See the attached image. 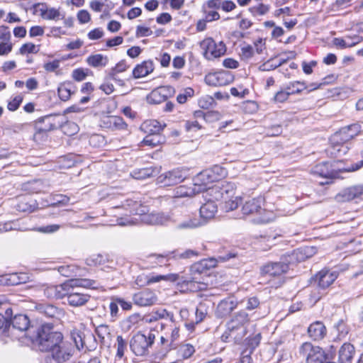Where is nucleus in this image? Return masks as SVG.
Returning <instances> with one entry per match:
<instances>
[{"label":"nucleus","instance_id":"f257e3e1","mask_svg":"<svg viewBox=\"0 0 363 363\" xmlns=\"http://www.w3.org/2000/svg\"><path fill=\"white\" fill-rule=\"evenodd\" d=\"M28 336L34 347L40 352L50 353L58 363L68 361L74 354L73 345L64 340L63 334L52 323L42 324L32 334L29 330Z\"/></svg>","mask_w":363,"mask_h":363},{"label":"nucleus","instance_id":"f03ea898","mask_svg":"<svg viewBox=\"0 0 363 363\" xmlns=\"http://www.w3.org/2000/svg\"><path fill=\"white\" fill-rule=\"evenodd\" d=\"M250 322L248 313L241 310L235 313L226 323V330L221 335L223 342H240L247 334V325Z\"/></svg>","mask_w":363,"mask_h":363},{"label":"nucleus","instance_id":"7ed1b4c3","mask_svg":"<svg viewBox=\"0 0 363 363\" xmlns=\"http://www.w3.org/2000/svg\"><path fill=\"white\" fill-rule=\"evenodd\" d=\"M121 207L130 214L142 216L141 220L150 225H164L169 220V217L163 213H146L147 208L139 201L126 199L122 203Z\"/></svg>","mask_w":363,"mask_h":363},{"label":"nucleus","instance_id":"20e7f679","mask_svg":"<svg viewBox=\"0 0 363 363\" xmlns=\"http://www.w3.org/2000/svg\"><path fill=\"white\" fill-rule=\"evenodd\" d=\"M298 356L305 360L306 363H335L333 361V355L318 345L310 342H305L298 348Z\"/></svg>","mask_w":363,"mask_h":363},{"label":"nucleus","instance_id":"39448f33","mask_svg":"<svg viewBox=\"0 0 363 363\" xmlns=\"http://www.w3.org/2000/svg\"><path fill=\"white\" fill-rule=\"evenodd\" d=\"M338 273L328 269H323L318 272L312 279L317 284L318 291H313L311 294V300L315 303L319 301L325 294V289H328L337 278Z\"/></svg>","mask_w":363,"mask_h":363},{"label":"nucleus","instance_id":"423d86ee","mask_svg":"<svg viewBox=\"0 0 363 363\" xmlns=\"http://www.w3.org/2000/svg\"><path fill=\"white\" fill-rule=\"evenodd\" d=\"M155 335L149 332L147 335L138 332L130 342V347L132 352L137 356H143L148 353L149 347L154 343Z\"/></svg>","mask_w":363,"mask_h":363},{"label":"nucleus","instance_id":"0eeeda50","mask_svg":"<svg viewBox=\"0 0 363 363\" xmlns=\"http://www.w3.org/2000/svg\"><path fill=\"white\" fill-rule=\"evenodd\" d=\"M189 168L181 167L167 171L157 177V183L169 186L182 182L190 176Z\"/></svg>","mask_w":363,"mask_h":363},{"label":"nucleus","instance_id":"6e6552de","mask_svg":"<svg viewBox=\"0 0 363 363\" xmlns=\"http://www.w3.org/2000/svg\"><path fill=\"white\" fill-rule=\"evenodd\" d=\"M96 281L89 279H71L61 284L62 298L71 297L72 294H75L81 288L95 289Z\"/></svg>","mask_w":363,"mask_h":363},{"label":"nucleus","instance_id":"1a4fd4ad","mask_svg":"<svg viewBox=\"0 0 363 363\" xmlns=\"http://www.w3.org/2000/svg\"><path fill=\"white\" fill-rule=\"evenodd\" d=\"M203 55L207 60H213L223 55L226 52L225 45L223 42L216 43L213 38H207L200 43Z\"/></svg>","mask_w":363,"mask_h":363},{"label":"nucleus","instance_id":"9d476101","mask_svg":"<svg viewBox=\"0 0 363 363\" xmlns=\"http://www.w3.org/2000/svg\"><path fill=\"white\" fill-rule=\"evenodd\" d=\"M226 174L225 169L219 165H215L211 169L204 170L196 175L195 182H201L205 190L207 189L208 184L219 180L221 177Z\"/></svg>","mask_w":363,"mask_h":363},{"label":"nucleus","instance_id":"9b49d317","mask_svg":"<svg viewBox=\"0 0 363 363\" xmlns=\"http://www.w3.org/2000/svg\"><path fill=\"white\" fill-rule=\"evenodd\" d=\"M340 169H335L330 162H322L315 164L311 169L312 174L320 177L326 179L325 182H320L321 184H330L333 179L339 177Z\"/></svg>","mask_w":363,"mask_h":363},{"label":"nucleus","instance_id":"f8f14e48","mask_svg":"<svg viewBox=\"0 0 363 363\" xmlns=\"http://www.w3.org/2000/svg\"><path fill=\"white\" fill-rule=\"evenodd\" d=\"M59 118L57 115H47L38 118L35 121V135L47 133L60 127L62 121H59Z\"/></svg>","mask_w":363,"mask_h":363},{"label":"nucleus","instance_id":"ddd939ff","mask_svg":"<svg viewBox=\"0 0 363 363\" xmlns=\"http://www.w3.org/2000/svg\"><path fill=\"white\" fill-rule=\"evenodd\" d=\"M134 304L140 306H150L156 303L157 296L155 292L150 289H144L133 295Z\"/></svg>","mask_w":363,"mask_h":363},{"label":"nucleus","instance_id":"4468645a","mask_svg":"<svg viewBox=\"0 0 363 363\" xmlns=\"http://www.w3.org/2000/svg\"><path fill=\"white\" fill-rule=\"evenodd\" d=\"M361 131V126L358 123H353L349 125L342 127L333 135V141L347 143L354 137L357 135Z\"/></svg>","mask_w":363,"mask_h":363},{"label":"nucleus","instance_id":"2eb2a0df","mask_svg":"<svg viewBox=\"0 0 363 363\" xmlns=\"http://www.w3.org/2000/svg\"><path fill=\"white\" fill-rule=\"evenodd\" d=\"M179 280V275L178 274H168L165 275H155L154 274H149L145 276H138L136 279V284L140 283L150 285L161 281L175 282Z\"/></svg>","mask_w":363,"mask_h":363},{"label":"nucleus","instance_id":"dca6fc26","mask_svg":"<svg viewBox=\"0 0 363 363\" xmlns=\"http://www.w3.org/2000/svg\"><path fill=\"white\" fill-rule=\"evenodd\" d=\"M174 93L175 89L173 86H162L152 91L148 97V100L152 104H158L167 101V99L173 96Z\"/></svg>","mask_w":363,"mask_h":363},{"label":"nucleus","instance_id":"f3484780","mask_svg":"<svg viewBox=\"0 0 363 363\" xmlns=\"http://www.w3.org/2000/svg\"><path fill=\"white\" fill-rule=\"evenodd\" d=\"M199 253L193 250H186L184 252H180L179 250L164 252L163 254H154L152 257H155L159 263H162V260L166 259L168 261L171 258L176 259H186L193 257L198 256Z\"/></svg>","mask_w":363,"mask_h":363},{"label":"nucleus","instance_id":"a211bd4d","mask_svg":"<svg viewBox=\"0 0 363 363\" xmlns=\"http://www.w3.org/2000/svg\"><path fill=\"white\" fill-rule=\"evenodd\" d=\"M339 201L345 202L363 199V184L354 185L343 189L336 196Z\"/></svg>","mask_w":363,"mask_h":363},{"label":"nucleus","instance_id":"6ab92c4d","mask_svg":"<svg viewBox=\"0 0 363 363\" xmlns=\"http://www.w3.org/2000/svg\"><path fill=\"white\" fill-rule=\"evenodd\" d=\"M289 269V264L285 262H269L261 268V273L270 277H279L286 273Z\"/></svg>","mask_w":363,"mask_h":363},{"label":"nucleus","instance_id":"aec40b11","mask_svg":"<svg viewBox=\"0 0 363 363\" xmlns=\"http://www.w3.org/2000/svg\"><path fill=\"white\" fill-rule=\"evenodd\" d=\"M35 310L48 318L59 319L62 315V310L49 303H36Z\"/></svg>","mask_w":363,"mask_h":363},{"label":"nucleus","instance_id":"412c9836","mask_svg":"<svg viewBox=\"0 0 363 363\" xmlns=\"http://www.w3.org/2000/svg\"><path fill=\"white\" fill-rule=\"evenodd\" d=\"M237 306L238 301L235 298L232 297L225 298L218 303L215 315L218 318H226Z\"/></svg>","mask_w":363,"mask_h":363},{"label":"nucleus","instance_id":"4be33fe9","mask_svg":"<svg viewBox=\"0 0 363 363\" xmlns=\"http://www.w3.org/2000/svg\"><path fill=\"white\" fill-rule=\"evenodd\" d=\"M212 190L219 194L218 196H216V199L226 201L234 196L235 186L233 182L223 181L216 184Z\"/></svg>","mask_w":363,"mask_h":363},{"label":"nucleus","instance_id":"5701e85b","mask_svg":"<svg viewBox=\"0 0 363 363\" xmlns=\"http://www.w3.org/2000/svg\"><path fill=\"white\" fill-rule=\"evenodd\" d=\"M264 199L262 197L253 198L247 201L242 208L244 215L262 214L264 211L262 208Z\"/></svg>","mask_w":363,"mask_h":363},{"label":"nucleus","instance_id":"b1692460","mask_svg":"<svg viewBox=\"0 0 363 363\" xmlns=\"http://www.w3.org/2000/svg\"><path fill=\"white\" fill-rule=\"evenodd\" d=\"M9 321L10 331L8 333V336L10 335V333L13 334L15 330H18L19 332H26L29 329L30 320L26 315H16Z\"/></svg>","mask_w":363,"mask_h":363},{"label":"nucleus","instance_id":"393cba45","mask_svg":"<svg viewBox=\"0 0 363 363\" xmlns=\"http://www.w3.org/2000/svg\"><path fill=\"white\" fill-rule=\"evenodd\" d=\"M194 187H188L184 185H181L177 187L174 190V197L182 198V197H191L200 191H205V186L201 184V182H195V178L194 179Z\"/></svg>","mask_w":363,"mask_h":363},{"label":"nucleus","instance_id":"a878e982","mask_svg":"<svg viewBox=\"0 0 363 363\" xmlns=\"http://www.w3.org/2000/svg\"><path fill=\"white\" fill-rule=\"evenodd\" d=\"M355 354V348L350 342H345L338 350L337 363H352Z\"/></svg>","mask_w":363,"mask_h":363},{"label":"nucleus","instance_id":"bb28decb","mask_svg":"<svg viewBox=\"0 0 363 363\" xmlns=\"http://www.w3.org/2000/svg\"><path fill=\"white\" fill-rule=\"evenodd\" d=\"M154 69L155 65L152 60H145L135 67L133 70V77L135 79L146 77L149 74L152 73Z\"/></svg>","mask_w":363,"mask_h":363},{"label":"nucleus","instance_id":"cd10ccee","mask_svg":"<svg viewBox=\"0 0 363 363\" xmlns=\"http://www.w3.org/2000/svg\"><path fill=\"white\" fill-rule=\"evenodd\" d=\"M326 328L324 324L320 321H315L311 323L308 328V334L309 337L315 340H320L326 335Z\"/></svg>","mask_w":363,"mask_h":363},{"label":"nucleus","instance_id":"c85d7f7f","mask_svg":"<svg viewBox=\"0 0 363 363\" xmlns=\"http://www.w3.org/2000/svg\"><path fill=\"white\" fill-rule=\"evenodd\" d=\"M349 150V147L347 143L339 140L337 142L333 141V135L330 138V146L328 149V152L335 157H338L345 155Z\"/></svg>","mask_w":363,"mask_h":363},{"label":"nucleus","instance_id":"c756f323","mask_svg":"<svg viewBox=\"0 0 363 363\" xmlns=\"http://www.w3.org/2000/svg\"><path fill=\"white\" fill-rule=\"evenodd\" d=\"M213 306V303L209 299H204L198 304L195 311L196 323H200L204 320Z\"/></svg>","mask_w":363,"mask_h":363},{"label":"nucleus","instance_id":"7c9ffc66","mask_svg":"<svg viewBox=\"0 0 363 363\" xmlns=\"http://www.w3.org/2000/svg\"><path fill=\"white\" fill-rule=\"evenodd\" d=\"M103 123L105 128L112 130H125L128 126L123 118L117 116H107Z\"/></svg>","mask_w":363,"mask_h":363},{"label":"nucleus","instance_id":"2f4dec72","mask_svg":"<svg viewBox=\"0 0 363 363\" xmlns=\"http://www.w3.org/2000/svg\"><path fill=\"white\" fill-rule=\"evenodd\" d=\"M217 205L213 201H208L206 203L202 205L200 208V216L205 223L214 217L215 213L217 212Z\"/></svg>","mask_w":363,"mask_h":363},{"label":"nucleus","instance_id":"473e14b6","mask_svg":"<svg viewBox=\"0 0 363 363\" xmlns=\"http://www.w3.org/2000/svg\"><path fill=\"white\" fill-rule=\"evenodd\" d=\"M223 73H209L205 77V82L210 86H223L229 83V80L223 81L224 79Z\"/></svg>","mask_w":363,"mask_h":363},{"label":"nucleus","instance_id":"72a5a7b5","mask_svg":"<svg viewBox=\"0 0 363 363\" xmlns=\"http://www.w3.org/2000/svg\"><path fill=\"white\" fill-rule=\"evenodd\" d=\"M89 298V295L84 294L80 290L77 293H75V294H72L71 297H68L67 303L72 306L78 307L84 305L88 302Z\"/></svg>","mask_w":363,"mask_h":363},{"label":"nucleus","instance_id":"f704fd0d","mask_svg":"<svg viewBox=\"0 0 363 363\" xmlns=\"http://www.w3.org/2000/svg\"><path fill=\"white\" fill-rule=\"evenodd\" d=\"M205 224V221L197 217H189L186 220L179 222L177 227L179 229H194Z\"/></svg>","mask_w":363,"mask_h":363},{"label":"nucleus","instance_id":"c9c22d12","mask_svg":"<svg viewBox=\"0 0 363 363\" xmlns=\"http://www.w3.org/2000/svg\"><path fill=\"white\" fill-rule=\"evenodd\" d=\"M86 63L93 67H105L108 62L107 56L101 54L91 55L86 60Z\"/></svg>","mask_w":363,"mask_h":363},{"label":"nucleus","instance_id":"e433bc0d","mask_svg":"<svg viewBox=\"0 0 363 363\" xmlns=\"http://www.w3.org/2000/svg\"><path fill=\"white\" fill-rule=\"evenodd\" d=\"M315 253L316 249L314 247L311 246L300 247L294 251V255L298 262L304 261L306 259L312 257Z\"/></svg>","mask_w":363,"mask_h":363},{"label":"nucleus","instance_id":"4c0bfd02","mask_svg":"<svg viewBox=\"0 0 363 363\" xmlns=\"http://www.w3.org/2000/svg\"><path fill=\"white\" fill-rule=\"evenodd\" d=\"M169 318L173 320V314L169 313L166 309H158L152 311L150 314L145 317L146 322L152 323L157 321L159 319Z\"/></svg>","mask_w":363,"mask_h":363},{"label":"nucleus","instance_id":"58836bf2","mask_svg":"<svg viewBox=\"0 0 363 363\" xmlns=\"http://www.w3.org/2000/svg\"><path fill=\"white\" fill-rule=\"evenodd\" d=\"M285 86L286 89L289 91L291 95L300 94L303 90L308 89V86L304 81L290 82Z\"/></svg>","mask_w":363,"mask_h":363},{"label":"nucleus","instance_id":"ea45409f","mask_svg":"<svg viewBox=\"0 0 363 363\" xmlns=\"http://www.w3.org/2000/svg\"><path fill=\"white\" fill-rule=\"evenodd\" d=\"M45 185L42 179H33L25 184V189L31 193H39L44 190Z\"/></svg>","mask_w":363,"mask_h":363},{"label":"nucleus","instance_id":"a19ab883","mask_svg":"<svg viewBox=\"0 0 363 363\" xmlns=\"http://www.w3.org/2000/svg\"><path fill=\"white\" fill-rule=\"evenodd\" d=\"M61 284L52 285L44 289V295L48 298L61 299Z\"/></svg>","mask_w":363,"mask_h":363},{"label":"nucleus","instance_id":"79ce46f5","mask_svg":"<svg viewBox=\"0 0 363 363\" xmlns=\"http://www.w3.org/2000/svg\"><path fill=\"white\" fill-rule=\"evenodd\" d=\"M57 91L60 99L65 101H67L71 95L74 93V91H72V84L70 83L61 85L59 86Z\"/></svg>","mask_w":363,"mask_h":363},{"label":"nucleus","instance_id":"37998d69","mask_svg":"<svg viewBox=\"0 0 363 363\" xmlns=\"http://www.w3.org/2000/svg\"><path fill=\"white\" fill-rule=\"evenodd\" d=\"M194 347L190 344H183L179 346L178 354L183 359H188L194 353Z\"/></svg>","mask_w":363,"mask_h":363},{"label":"nucleus","instance_id":"c03bdc74","mask_svg":"<svg viewBox=\"0 0 363 363\" xmlns=\"http://www.w3.org/2000/svg\"><path fill=\"white\" fill-rule=\"evenodd\" d=\"M154 169L151 167H145L135 169L133 172V177L136 179H144L152 176Z\"/></svg>","mask_w":363,"mask_h":363},{"label":"nucleus","instance_id":"a18cd8bd","mask_svg":"<svg viewBox=\"0 0 363 363\" xmlns=\"http://www.w3.org/2000/svg\"><path fill=\"white\" fill-rule=\"evenodd\" d=\"M269 5L259 4L257 6L249 8V11L253 16H263L269 11Z\"/></svg>","mask_w":363,"mask_h":363},{"label":"nucleus","instance_id":"49530a36","mask_svg":"<svg viewBox=\"0 0 363 363\" xmlns=\"http://www.w3.org/2000/svg\"><path fill=\"white\" fill-rule=\"evenodd\" d=\"M128 68L125 60H121L116 65V66L110 70L108 73L109 77L113 80H116V75L117 73L123 72Z\"/></svg>","mask_w":363,"mask_h":363},{"label":"nucleus","instance_id":"de8ad7c7","mask_svg":"<svg viewBox=\"0 0 363 363\" xmlns=\"http://www.w3.org/2000/svg\"><path fill=\"white\" fill-rule=\"evenodd\" d=\"M143 125L145 128H150L149 131L152 135H157L160 134V131H162L164 128V127L166 126L165 124L162 125L160 122L157 121H152L150 122H145L144 123Z\"/></svg>","mask_w":363,"mask_h":363},{"label":"nucleus","instance_id":"09e8293b","mask_svg":"<svg viewBox=\"0 0 363 363\" xmlns=\"http://www.w3.org/2000/svg\"><path fill=\"white\" fill-rule=\"evenodd\" d=\"M41 16L48 20H55L59 18L60 13L58 9L50 8L48 9H40Z\"/></svg>","mask_w":363,"mask_h":363},{"label":"nucleus","instance_id":"8fccbe9b","mask_svg":"<svg viewBox=\"0 0 363 363\" xmlns=\"http://www.w3.org/2000/svg\"><path fill=\"white\" fill-rule=\"evenodd\" d=\"M89 145L94 147H103L106 141L105 138L100 134H93L89 139Z\"/></svg>","mask_w":363,"mask_h":363},{"label":"nucleus","instance_id":"3c124183","mask_svg":"<svg viewBox=\"0 0 363 363\" xmlns=\"http://www.w3.org/2000/svg\"><path fill=\"white\" fill-rule=\"evenodd\" d=\"M89 72L91 73L89 69L77 68L72 71V77L77 82H82L86 79Z\"/></svg>","mask_w":363,"mask_h":363},{"label":"nucleus","instance_id":"603ef678","mask_svg":"<svg viewBox=\"0 0 363 363\" xmlns=\"http://www.w3.org/2000/svg\"><path fill=\"white\" fill-rule=\"evenodd\" d=\"M95 333L101 341L104 342L106 337L110 336L111 330L108 325L102 324L96 327Z\"/></svg>","mask_w":363,"mask_h":363},{"label":"nucleus","instance_id":"864d4df0","mask_svg":"<svg viewBox=\"0 0 363 363\" xmlns=\"http://www.w3.org/2000/svg\"><path fill=\"white\" fill-rule=\"evenodd\" d=\"M143 143L145 145L155 147L161 143V137L159 134L152 135L150 133L143 140Z\"/></svg>","mask_w":363,"mask_h":363},{"label":"nucleus","instance_id":"5fc2aeb1","mask_svg":"<svg viewBox=\"0 0 363 363\" xmlns=\"http://www.w3.org/2000/svg\"><path fill=\"white\" fill-rule=\"evenodd\" d=\"M194 95V90L191 87L184 89V92L179 94L177 97V101L179 104H183L186 103L188 98H191Z\"/></svg>","mask_w":363,"mask_h":363},{"label":"nucleus","instance_id":"6e6d98bb","mask_svg":"<svg viewBox=\"0 0 363 363\" xmlns=\"http://www.w3.org/2000/svg\"><path fill=\"white\" fill-rule=\"evenodd\" d=\"M242 60H248L254 56V48L250 45H246L241 48L240 53Z\"/></svg>","mask_w":363,"mask_h":363},{"label":"nucleus","instance_id":"4d7b16f0","mask_svg":"<svg viewBox=\"0 0 363 363\" xmlns=\"http://www.w3.org/2000/svg\"><path fill=\"white\" fill-rule=\"evenodd\" d=\"M117 352L116 356L122 358L124 355V352L126 348L127 343L121 335L117 336Z\"/></svg>","mask_w":363,"mask_h":363},{"label":"nucleus","instance_id":"13d9d810","mask_svg":"<svg viewBox=\"0 0 363 363\" xmlns=\"http://www.w3.org/2000/svg\"><path fill=\"white\" fill-rule=\"evenodd\" d=\"M71 337L77 350H79L80 349H82L84 347V341L82 339V333L79 331L72 332Z\"/></svg>","mask_w":363,"mask_h":363},{"label":"nucleus","instance_id":"bf43d9fd","mask_svg":"<svg viewBox=\"0 0 363 363\" xmlns=\"http://www.w3.org/2000/svg\"><path fill=\"white\" fill-rule=\"evenodd\" d=\"M16 210L21 212L31 213L34 211L35 206L29 204L25 200H21L16 205Z\"/></svg>","mask_w":363,"mask_h":363},{"label":"nucleus","instance_id":"052dcab7","mask_svg":"<svg viewBox=\"0 0 363 363\" xmlns=\"http://www.w3.org/2000/svg\"><path fill=\"white\" fill-rule=\"evenodd\" d=\"M23 101V96L21 95L16 96L13 99L9 101L7 108L11 111H16Z\"/></svg>","mask_w":363,"mask_h":363},{"label":"nucleus","instance_id":"680f3d73","mask_svg":"<svg viewBox=\"0 0 363 363\" xmlns=\"http://www.w3.org/2000/svg\"><path fill=\"white\" fill-rule=\"evenodd\" d=\"M290 95L289 91L286 89L285 86L284 90H280L276 93L273 100L275 102L283 103L289 99Z\"/></svg>","mask_w":363,"mask_h":363},{"label":"nucleus","instance_id":"e2e57ef3","mask_svg":"<svg viewBox=\"0 0 363 363\" xmlns=\"http://www.w3.org/2000/svg\"><path fill=\"white\" fill-rule=\"evenodd\" d=\"M106 258L101 255H95L86 259L88 265H101L104 264Z\"/></svg>","mask_w":363,"mask_h":363},{"label":"nucleus","instance_id":"0e129e2a","mask_svg":"<svg viewBox=\"0 0 363 363\" xmlns=\"http://www.w3.org/2000/svg\"><path fill=\"white\" fill-rule=\"evenodd\" d=\"M221 114L216 111H206L205 121L207 123H213L220 119Z\"/></svg>","mask_w":363,"mask_h":363},{"label":"nucleus","instance_id":"69168bd1","mask_svg":"<svg viewBox=\"0 0 363 363\" xmlns=\"http://www.w3.org/2000/svg\"><path fill=\"white\" fill-rule=\"evenodd\" d=\"M38 50L36 49L35 45L32 43H28L23 44L19 49V52L21 55L26 53H37Z\"/></svg>","mask_w":363,"mask_h":363},{"label":"nucleus","instance_id":"338daca9","mask_svg":"<svg viewBox=\"0 0 363 363\" xmlns=\"http://www.w3.org/2000/svg\"><path fill=\"white\" fill-rule=\"evenodd\" d=\"M333 43L335 46H337L341 49H344L346 48H350V47H353L355 45V43L347 42V39L345 40L341 38H335L333 40Z\"/></svg>","mask_w":363,"mask_h":363},{"label":"nucleus","instance_id":"774afa93","mask_svg":"<svg viewBox=\"0 0 363 363\" xmlns=\"http://www.w3.org/2000/svg\"><path fill=\"white\" fill-rule=\"evenodd\" d=\"M335 328L338 332V336L340 338L344 337L348 333V328L342 320H339L338 323L335 324Z\"/></svg>","mask_w":363,"mask_h":363}]
</instances>
